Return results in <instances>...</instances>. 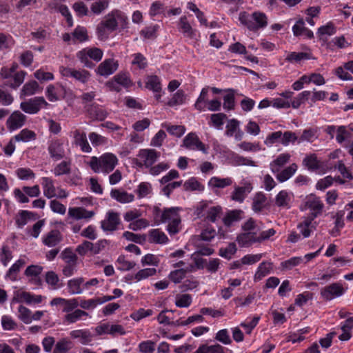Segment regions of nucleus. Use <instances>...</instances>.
<instances>
[{"mask_svg": "<svg viewBox=\"0 0 353 353\" xmlns=\"http://www.w3.org/2000/svg\"><path fill=\"white\" fill-rule=\"evenodd\" d=\"M323 208L324 204L319 197L314 194H310L306 197L304 206L301 208V210L308 209L311 211V213L307 217H304L303 221L298 225L300 232L305 238L308 237L311 232L315 230L316 223H313V221L322 214Z\"/></svg>", "mask_w": 353, "mask_h": 353, "instance_id": "1", "label": "nucleus"}, {"mask_svg": "<svg viewBox=\"0 0 353 353\" xmlns=\"http://www.w3.org/2000/svg\"><path fill=\"white\" fill-rule=\"evenodd\" d=\"M118 163L117 157L112 153H105L100 157H92L89 165L94 172L100 170L108 174L112 172Z\"/></svg>", "mask_w": 353, "mask_h": 353, "instance_id": "2", "label": "nucleus"}, {"mask_svg": "<svg viewBox=\"0 0 353 353\" xmlns=\"http://www.w3.org/2000/svg\"><path fill=\"white\" fill-rule=\"evenodd\" d=\"M240 22L251 31H256L268 25V17L261 12H254L252 14L243 12L239 14Z\"/></svg>", "mask_w": 353, "mask_h": 353, "instance_id": "3", "label": "nucleus"}, {"mask_svg": "<svg viewBox=\"0 0 353 353\" xmlns=\"http://www.w3.org/2000/svg\"><path fill=\"white\" fill-rule=\"evenodd\" d=\"M179 210V208H166L162 213L161 221L163 223H168V231L170 234H175L179 232L181 223Z\"/></svg>", "mask_w": 353, "mask_h": 353, "instance_id": "4", "label": "nucleus"}, {"mask_svg": "<svg viewBox=\"0 0 353 353\" xmlns=\"http://www.w3.org/2000/svg\"><path fill=\"white\" fill-rule=\"evenodd\" d=\"M48 103L42 97H34L26 101L21 102L20 108L26 113L33 114L37 113L42 106H48Z\"/></svg>", "mask_w": 353, "mask_h": 353, "instance_id": "5", "label": "nucleus"}, {"mask_svg": "<svg viewBox=\"0 0 353 353\" xmlns=\"http://www.w3.org/2000/svg\"><path fill=\"white\" fill-rule=\"evenodd\" d=\"M345 290L341 283H334L321 290V296L325 301H330L343 294Z\"/></svg>", "mask_w": 353, "mask_h": 353, "instance_id": "6", "label": "nucleus"}, {"mask_svg": "<svg viewBox=\"0 0 353 353\" xmlns=\"http://www.w3.org/2000/svg\"><path fill=\"white\" fill-rule=\"evenodd\" d=\"M183 146L189 150H197L205 154L207 153L205 145L200 141L198 136L193 132H190L185 137Z\"/></svg>", "mask_w": 353, "mask_h": 353, "instance_id": "7", "label": "nucleus"}, {"mask_svg": "<svg viewBox=\"0 0 353 353\" xmlns=\"http://www.w3.org/2000/svg\"><path fill=\"white\" fill-rule=\"evenodd\" d=\"M26 116L20 111L13 112L6 121L7 128L10 131L21 128L26 123Z\"/></svg>", "mask_w": 353, "mask_h": 353, "instance_id": "8", "label": "nucleus"}, {"mask_svg": "<svg viewBox=\"0 0 353 353\" xmlns=\"http://www.w3.org/2000/svg\"><path fill=\"white\" fill-rule=\"evenodd\" d=\"M137 157L144 162L145 168H150L160 157V152L154 149H141Z\"/></svg>", "mask_w": 353, "mask_h": 353, "instance_id": "9", "label": "nucleus"}, {"mask_svg": "<svg viewBox=\"0 0 353 353\" xmlns=\"http://www.w3.org/2000/svg\"><path fill=\"white\" fill-rule=\"evenodd\" d=\"M101 223V228L104 231L112 232L116 230L120 224L119 214L114 212H108L105 219Z\"/></svg>", "mask_w": 353, "mask_h": 353, "instance_id": "10", "label": "nucleus"}, {"mask_svg": "<svg viewBox=\"0 0 353 353\" xmlns=\"http://www.w3.org/2000/svg\"><path fill=\"white\" fill-rule=\"evenodd\" d=\"M118 68V63L113 59H107L101 62L97 69V73L101 76L108 77L113 74Z\"/></svg>", "mask_w": 353, "mask_h": 353, "instance_id": "11", "label": "nucleus"}, {"mask_svg": "<svg viewBox=\"0 0 353 353\" xmlns=\"http://www.w3.org/2000/svg\"><path fill=\"white\" fill-rule=\"evenodd\" d=\"M252 190V185L250 182H244L243 186H235L230 198L232 201L242 203L246 195Z\"/></svg>", "mask_w": 353, "mask_h": 353, "instance_id": "12", "label": "nucleus"}, {"mask_svg": "<svg viewBox=\"0 0 353 353\" xmlns=\"http://www.w3.org/2000/svg\"><path fill=\"white\" fill-rule=\"evenodd\" d=\"M236 241L240 247L249 248L254 243H259L258 234L244 232L236 236Z\"/></svg>", "mask_w": 353, "mask_h": 353, "instance_id": "13", "label": "nucleus"}, {"mask_svg": "<svg viewBox=\"0 0 353 353\" xmlns=\"http://www.w3.org/2000/svg\"><path fill=\"white\" fill-rule=\"evenodd\" d=\"M48 152L50 157L56 161L63 159L65 156L63 143L58 139L51 141L48 146Z\"/></svg>", "mask_w": 353, "mask_h": 353, "instance_id": "14", "label": "nucleus"}, {"mask_svg": "<svg viewBox=\"0 0 353 353\" xmlns=\"http://www.w3.org/2000/svg\"><path fill=\"white\" fill-rule=\"evenodd\" d=\"M94 215L93 211H88L81 207H74L68 209V216L74 219H89Z\"/></svg>", "mask_w": 353, "mask_h": 353, "instance_id": "15", "label": "nucleus"}, {"mask_svg": "<svg viewBox=\"0 0 353 353\" xmlns=\"http://www.w3.org/2000/svg\"><path fill=\"white\" fill-rule=\"evenodd\" d=\"M63 237L57 230H52L43 239V243L48 247H55L62 241Z\"/></svg>", "mask_w": 353, "mask_h": 353, "instance_id": "16", "label": "nucleus"}, {"mask_svg": "<svg viewBox=\"0 0 353 353\" xmlns=\"http://www.w3.org/2000/svg\"><path fill=\"white\" fill-rule=\"evenodd\" d=\"M72 339H79L82 345H88L92 341V334L88 330H76L70 332Z\"/></svg>", "mask_w": 353, "mask_h": 353, "instance_id": "17", "label": "nucleus"}, {"mask_svg": "<svg viewBox=\"0 0 353 353\" xmlns=\"http://www.w3.org/2000/svg\"><path fill=\"white\" fill-rule=\"evenodd\" d=\"M179 30L183 34L185 37L192 39L196 35V30L192 28L190 23L188 21L186 16H183L179 19L178 23Z\"/></svg>", "mask_w": 353, "mask_h": 353, "instance_id": "18", "label": "nucleus"}, {"mask_svg": "<svg viewBox=\"0 0 353 353\" xmlns=\"http://www.w3.org/2000/svg\"><path fill=\"white\" fill-rule=\"evenodd\" d=\"M74 138L75 144L80 146L81 150L84 152H90L92 150L90 146L85 132H80L79 130L74 132Z\"/></svg>", "mask_w": 353, "mask_h": 353, "instance_id": "19", "label": "nucleus"}, {"mask_svg": "<svg viewBox=\"0 0 353 353\" xmlns=\"http://www.w3.org/2000/svg\"><path fill=\"white\" fill-rule=\"evenodd\" d=\"M86 111L90 115L97 120L103 121L108 115L105 110L99 108L98 105H90L85 106Z\"/></svg>", "mask_w": 353, "mask_h": 353, "instance_id": "20", "label": "nucleus"}, {"mask_svg": "<svg viewBox=\"0 0 353 353\" xmlns=\"http://www.w3.org/2000/svg\"><path fill=\"white\" fill-rule=\"evenodd\" d=\"M72 347V342L67 338H63L55 344L53 353H68Z\"/></svg>", "mask_w": 353, "mask_h": 353, "instance_id": "21", "label": "nucleus"}, {"mask_svg": "<svg viewBox=\"0 0 353 353\" xmlns=\"http://www.w3.org/2000/svg\"><path fill=\"white\" fill-rule=\"evenodd\" d=\"M303 164L310 171H316L321 167V161L317 159V157L314 154L305 157Z\"/></svg>", "mask_w": 353, "mask_h": 353, "instance_id": "22", "label": "nucleus"}, {"mask_svg": "<svg viewBox=\"0 0 353 353\" xmlns=\"http://www.w3.org/2000/svg\"><path fill=\"white\" fill-rule=\"evenodd\" d=\"M42 181L44 195L48 199L56 196V189L54 185L53 181L48 177H43Z\"/></svg>", "mask_w": 353, "mask_h": 353, "instance_id": "23", "label": "nucleus"}, {"mask_svg": "<svg viewBox=\"0 0 353 353\" xmlns=\"http://www.w3.org/2000/svg\"><path fill=\"white\" fill-rule=\"evenodd\" d=\"M243 211L241 210H234L229 212L223 218V223L225 225L230 227L234 222H237L242 219Z\"/></svg>", "mask_w": 353, "mask_h": 353, "instance_id": "24", "label": "nucleus"}, {"mask_svg": "<svg viewBox=\"0 0 353 353\" xmlns=\"http://www.w3.org/2000/svg\"><path fill=\"white\" fill-rule=\"evenodd\" d=\"M84 283L82 277L70 279L68 281V288L71 294H79L82 292L81 285Z\"/></svg>", "mask_w": 353, "mask_h": 353, "instance_id": "25", "label": "nucleus"}, {"mask_svg": "<svg viewBox=\"0 0 353 353\" xmlns=\"http://www.w3.org/2000/svg\"><path fill=\"white\" fill-rule=\"evenodd\" d=\"M111 196L120 203H130L134 200V195L119 190H112Z\"/></svg>", "mask_w": 353, "mask_h": 353, "instance_id": "26", "label": "nucleus"}, {"mask_svg": "<svg viewBox=\"0 0 353 353\" xmlns=\"http://www.w3.org/2000/svg\"><path fill=\"white\" fill-rule=\"evenodd\" d=\"M149 240L152 243L162 244L165 243L168 241V238L163 232L159 229H154L149 233Z\"/></svg>", "mask_w": 353, "mask_h": 353, "instance_id": "27", "label": "nucleus"}, {"mask_svg": "<svg viewBox=\"0 0 353 353\" xmlns=\"http://www.w3.org/2000/svg\"><path fill=\"white\" fill-rule=\"evenodd\" d=\"M232 184L231 178L212 177L209 181V185L212 188H224Z\"/></svg>", "mask_w": 353, "mask_h": 353, "instance_id": "28", "label": "nucleus"}, {"mask_svg": "<svg viewBox=\"0 0 353 353\" xmlns=\"http://www.w3.org/2000/svg\"><path fill=\"white\" fill-rule=\"evenodd\" d=\"M297 165L296 163H292L281 172H279L276 175V179L280 182H284L289 179L296 171Z\"/></svg>", "mask_w": 353, "mask_h": 353, "instance_id": "29", "label": "nucleus"}, {"mask_svg": "<svg viewBox=\"0 0 353 353\" xmlns=\"http://www.w3.org/2000/svg\"><path fill=\"white\" fill-rule=\"evenodd\" d=\"M266 201V196L262 192L256 193L254 198L252 202V210L255 212H261L263 208L265 207V203Z\"/></svg>", "mask_w": 353, "mask_h": 353, "instance_id": "30", "label": "nucleus"}, {"mask_svg": "<svg viewBox=\"0 0 353 353\" xmlns=\"http://www.w3.org/2000/svg\"><path fill=\"white\" fill-rule=\"evenodd\" d=\"M13 139L15 141L28 142L36 139V134L34 131L26 128L15 135Z\"/></svg>", "mask_w": 353, "mask_h": 353, "instance_id": "31", "label": "nucleus"}, {"mask_svg": "<svg viewBox=\"0 0 353 353\" xmlns=\"http://www.w3.org/2000/svg\"><path fill=\"white\" fill-rule=\"evenodd\" d=\"M272 269V263L270 262H262L254 275L255 280H261L263 277L268 274Z\"/></svg>", "mask_w": 353, "mask_h": 353, "instance_id": "32", "label": "nucleus"}, {"mask_svg": "<svg viewBox=\"0 0 353 353\" xmlns=\"http://www.w3.org/2000/svg\"><path fill=\"white\" fill-rule=\"evenodd\" d=\"M290 158V155L287 153L280 154L272 163H271V169L273 172H279L278 167L283 166L287 163Z\"/></svg>", "mask_w": 353, "mask_h": 353, "instance_id": "33", "label": "nucleus"}, {"mask_svg": "<svg viewBox=\"0 0 353 353\" xmlns=\"http://www.w3.org/2000/svg\"><path fill=\"white\" fill-rule=\"evenodd\" d=\"M26 302L27 304L32 303V294L27 292H14V296L12 299V303H21Z\"/></svg>", "mask_w": 353, "mask_h": 353, "instance_id": "34", "label": "nucleus"}, {"mask_svg": "<svg viewBox=\"0 0 353 353\" xmlns=\"http://www.w3.org/2000/svg\"><path fill=\"white\" fill-rule=\"evenodd\" d=\"M39 90V85L36 81L27 82L21 90V94L24 96H31Z\"/></svg>", "mask_w": 353, "mask_h": 353, "instance_id": "35", "label": "nucleus"}, {"mask_svg": "<svg viewBox=\"0 0 353 353\" xmlns=\"http://www.w3.org/2000/svg\"><path fill=\"white\" fill-rule=\"evenodd\" d=\"M193 268L191 265L190 269H179L170 272L169 279L175 283H179L183 279L188 272H190Z\"/></svg>", "mask_w": 353, "mask_h": 353, "instance_id": "36", "label": "nucleus"}, {"mask_svg": "<svg viewBox=\"0 0 353 353\" xmlns=\"http://www.w3.org/2000/svg\"><path fill=\"white\" fill-rule=\"evenodd\" d=\"M90 6L91 11L95 14H99L104 11L109 5V0H93Z\"/></svg>", "mask_w": 353, "mask_h": 353, "instance_id": "37", "label": "nucleus"}, {"mask_svg": "<svg viewBox=\"0 0 353 353\" xmlns=\"http://www.w3.org/2000/svg\"><path fill=\"white\" fill-rule=\"evenodd\" d=\"M108 29V30L112 32L116 30L118 26L117 23L116 17L114 16V11L108 14L105 17V19L101 22Z\"/></svg>", "mask_w": 353, "mask_h": 353, "instance_id": "38", "label": "nucleus"}, {"mask_svg": "<svg viewBox=\"0 0 353 353\" xmlns=\"http://www.w3.org/2000/svg\"><path fill=\"white\" fill-rule=\"evenodd\" d=\"M83 316H88V314L83 310L77 309L74 312L66 314L64 317V320L69 323H74L79 320Z\"/></svg>", "mask_w": 353, "mask_h": 353, "instance_id": "39", "label": "nucleus"}, {"mask_svg": "<svg viewBox=\"0 0 353 353\" xmlns=\"http://www.w3.org/2000/svg\"><path fill=\"white\" fill-rule=\"evenodd\" d=\"M25 261L22 259H19L9 269L7 276L10 277L12 281H15L17 279V274L19 272L21 268H22L25 265Z\"/></svg>", "mask_w": 353, "mask_h": 353, "instance_id": "40", "label": "nucleus"}, {"mask_svg": "<svg viewBox=\"0 0 353 353\" xmlns=\"http://www.w3.org/2000/svg\"><path fill=\"white\" fill-rule=\"evenodd\" d=\"M26 72L24 71H20L15 72L12 76V80L10 82H8L7 85L14 89L18 88L24 81Z\"/></svg>", "mask_w": 353, "mask_h": 353, "instance_id": "41", "label": "nucleus"}, {"mask_svg": "<svg viewBox=\"0 0 353 353\" xmlns=\"http://www.w3.org/2000/svg\"><path fill=\"white\" fill-rule=\"evenodd\" d=\"M159 29L158 25L151 26L145 28L140 32V34L145 39H154L157 38V32Z\"/></svg>", "mask_w": 353, "mask_h": 353, "instance_id": "42", "label": "nucleus"}, {"mask_svg": "<svg viewBox=\"0 0 353 353\" xmlns=\"http://www.w3.org/2000/svg\"><path fill=\"white\" fill-rule=\"evenodd\" d=\"M70 161H61L60 163L57 165V166L54 168V174L56 176L68 174L70 173Z\"/></svg>", "mask_w": 353, "mask_h": 353, "instance_id": "43", "label": "nucleus"}, {"mask_svg": "<svg viewBox=\"0 0 353 353\" xmlns=\"http://www.w3.org/2000/svg\"><path fill=\"white\" fill-rule=\"evenodd\" d=\"M192 296L189 294H178L176 297L175 305L179 307H188L192 303Z\"/></svg>", "mask_w": 353, "mask_h": 353, "instance_id": "44", "label": "nucleus"}, {"mask_svg": "<svg viewBox=\"0 0 353 353\" xmlns=\"http://www.w3.org/2000/svg\"><path fill=\"white\" fill-rule=\"evenodd\" d=\"M61 258L69 265H77V256L73 253L70 248H66L61 252Z\"/></svg>", "mask_w": 353, "mask_h": 353, "instance_id": "45", "label": "nucleus"}, {"mask_svg": "<svg viewBox=\"0 0 353 353\" xmlns=\"http://www.w3.org/2000/svg\"><path fill=\"white\" fill-rule=\"evenodd\" d=\"M146 88L155 92H160L161 85L159 77L156 75L149 77L146 81Z\"/></svg>", "mask_w": 353, "mask_h": 353, "instance_id": "46", "label": "nucleus"}, {"mask_svg": "<svg viewBox=\"0 0 353 353\" xmlns=\"http://www.w3.org/2000/svg\"><path fill=\"white\" fill-rule=\"evenodd\" d=\"M18 312L19 314V319H21L24 323L29 324L32 322V312L28 308L23 305H20L18 308Z\"/></svg>", "mask_w": 353, "mask_h": 353, "instance_id": "47", "label": "nucleus"}, {"mask_svg": "<svg viewBox=\"0 0 353 353\" xmlns=\"http://www.w3.org/2000/svg\"><path fill=\"white\" fill-rule=\"evenodd\" d=\"M117 262L120 265L119 269L121 271H129L136 265L135 262L126 260L123 255L119 256Z\"/></svg>", "mask_w": 353, "mask_h": 353, "instance_id": "48", "label": "nucleus"}, {"mask_svg": "<svg viewBox=\"0 0 353 353\" xmlns=\"http://www.w3.org/2000/svg\"><path fill=\"white\" fill-rule=\"evenodd\" d=\"M336 139L338 143H342L345 140L352 138V134L346 130V127L341 125L336 130Z\"/></svg>", "mask_w": 353, "mask_h": 353, "instance_id": "49", "label": "nucleus"}, {"mask_svg": "<svg viewBox=\"0 0 353 353\" xmlns=\"http://www.w3.org/2000/svg\"><path fill=\"white\" fill-rule=\"evenodd\" d=\"M163 127L165 128L170 134L177 137H181L185 131V128L183 125H170L168 124H163Z\"/></svg>", "mask_w": 353, "mask_h": 353, "instance_id": "50", "label": "nucleus"}, {"mask_svg": "<svg viewBox=\"0 0 353 353\" xmlns=\"http://www.w3.org/2000/svg\"><path fill=\"white\" fill-rule=\"evenodd\" d=\"M222 212V208L221 206H213L209 208L207 212L206 219L211 221L215 222L216 219L220 217V215Z\"/></svg>", "mask_w": 353, "mask_h": 353, "instance_id": "51", "label": "nucleus"}, {"mask_svg": "<svg viewBox=\"0 0 353 353\" xmlns=\"http://www.w3.org/2000/svg\"><path fill=\"white\" fill-rule=\"evenodd\" d=\"M183 188L185 191H194L201 190L203 189V187L195 178L192 177L185 181L183 183Z\"/></svg>", "mask_w": 353, "mask_h": 353, "instance_id": "52", "label": "nucleus"}, {"mask_svg": "<svg viewBox=\"0 0 353 353\" xmlns=\"http://www.w3.org/2000/svg\"><path fill=\"white\" fill-rule=\"evenodd\" d=\"M32 213L28 211L22 210L19 212V215L16 217V223L20 228H23L30 219Z\"/></svg>", "mask_w": 353, "mask_h": 353, "instance_id": "53", "label": "nucleus"}, {"mask_svg": "<svg viewBox=\"0 0 353 353\" xmlns=\"http://www.w3.org/2000/svg\"><path fill=\"white\" fill-rule=\"evenodd\" d=\"M90 77V73L85 70H76L73 69L71 77L74 78L76 80L85 83L88 81Z\"/></svg>", "mask_w": 353, "mask_h": 353, "instance_id": "54", "label": "nucleus"}, {"mask_svg": "<svg viewBox=\"0 0 353 353\" xmlns=\"http://www.w3.org/2000/svg\"><path fill=\"white\" fill-rule=\"evenodd\" d=\"M290 196L285 190L281 191L276 197V204L279 207H288Z\"/></svg>", "mask_w": 353, "mask_h": 353, "instance_id": "55", "label": "nucleus"}, {"mask_svg": "<svg viewBox=\"0 0 353 353\" xmlns=\"http://www.w3.org/2000/svg\"><path fill=\"white\" fill-rule=\"evenodd\" d=\"M157 273V270L155 268H145L139 270L135 275L134 279L139 281L142 279H145L149 276H153Z\"/></svg>", "mask_w": 353, "mask_h": 353, "instance_id": "56", "label": "nucleus"}, {"mask_svg": "<svg viewBox=\"0 0 353 353\" xmlns=\"http://www.w3.org/2000/svg\"><path fill=\"white\" fill-rule=\"evenodd\" d=\"M74 38L83 42L88 39L87 30L84 27L77 26L72 33Z\"/></svg>", "mask_w": 353, "mask_h": 353, "instance_id": "57", "label": "nucleus"}, {"mask_svg": "<svg viewBox=\"0 0 353 353\" xmlns=\"http://www.w3.org/2000/svg\"><path fill=\"white\" fill-rule=\"evenodd\" d=\"M236 252V247L234 243H230L225 248L219 250V254L224 258L230 259L231 256Z\"/></svg>", "mask_w": 353, "mask_h": 353, "instance_id": "58", "label": "nucleus"}, {"mask_svg": "<svg viewBox=\"0 0 353 353\" xmlns=\"http://www.w3.org/2000/svg\"><path fill=\"white\" fill-rule=\"evenodd\" d=\"M77 57L85 67L88 68H92L94 67V64L88 59L90 57L86 48L79 51L77 53Z\"/></svg>", "mask_w": 353, "mask_h": 353, "instance_id": "59", "label": "nucleus"}, {"mask_svg": "<svg viewBox=\"0 0 353 353\" xmlns=\"http://www.w3.org/2000/svg\"><path fill=\"white\" fill-rule=\"evenodd\" d=\"M185 101V94L183 90H178L168 101V104L170 106H174L181 104Z\"/></svg>", "mask_w": 353, "mask_h": 353, "instance_id": "60", "label": "nucleus"}, {"mask_svg": "<svg viewBox=\"0 0 353 353\" xmlns=\"http://www.w3.org/2000/svg\"><path fill=\"white\" fill-rule=\"evenodd\" d=\"M310 95V91H303L299 94V95L292 102V108L295 109L298 108L301 103L308 99Z\"/></svg>", "mask_w": 353, "mask_h": 353, "instance_id": "61", "label": "nucleus"}, {"mask_svg": "<svg viewBox=\"0 0 353 353\" xmlns=\"http://www.w3.org/2000/svg\"><path fill=\"white\" fill-rule=\"evenodd\" d=\"M46 281L48 285H51L53 289H57L58 288L57 284L59 281V279L54 272L49 271L46 274Z\"/></svg>", "mask_w": 353, "mask_h": 353, "instance_id": "62", "label": "nucleus"}, {"mask_svg": "<svg viewBox=\"0 0 353 353\" xmlns=\"http://www.w3.org/2000/svg\"><path fill=\"white\" fill-rule=\"evenodd\" d=\"M152 187L149 183L143 182L139 184L137 193L139 198H143L151 192Z\"/></svg>", "mask_w": 353, "mask_h": 353, "instance_id": "63", "label": "nucleus"}, {"mask_svg": "<svg viewBox=\"0 0 353 353\" xmlns=\"http://www.w3.org/2000/svg\"><path fill=\"white\" fill-rule=\"evenodd\" d=\"M336 32V28L332 23H328L325 26L320 27L318 30L317 34L319 36L328 35L331 36Z\"/></svg>", "mask_w": 353, "mask_h": 353, "instance_id": "64", "label": "nucleus"}]
</instances>
